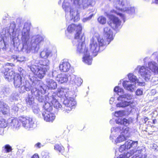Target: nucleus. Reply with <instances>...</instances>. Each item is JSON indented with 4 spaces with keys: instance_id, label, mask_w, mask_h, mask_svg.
Segmentation results:
<instances>
[{
    "instance_id": "obj_1",
    "label": "nucleus",
    "mask_w": 158,
    "mask_h": 158,
    "mask_svg": "<svg viewBox=\"0 0 158 158\" xmlns=\"http://www.w3.org/2000/svg\"><path fill=\"white\" fill-rule=\"evenodd\" d=\"M69 90L61 88L56 94L53 92L48 93L46 99L52 104L54 107L57 109H61L64 113H68L76 105L74 99L69 95Z\"/></svg>"
},
{
    "instance_id": "obj_2",
    "label": "nucleus",
    "mask_w": 158,
    "mask_h": 158,
    "mask_svg": "<svg viewBox=\"0 0 158 158\" xmlns=\"http://www.w3.org/2000/svg\"><path fill=\"white\" fill-rule=\"evenodd\" d=\"M93 0H64L62 7L66 13L67 22L77 21L80 19L78 8L85 9L92 5Z\"/></svg>"
},
{
    "instance_id": "obj_3",
    "label": "nucleus",
    "mask_w": 158,
    "mask_h": 158,
    "mask_svg": "<svg viewBox=\"0 0 158 158\" xmlns=\"http://www.w3.org/2000/svg\"><path fill=\"white\" fill-rule=\"evenodd\" d=\"M30 25L25 23L21 31V40L23 44L22 51L27 53L37 52L40 45L43 42L44 36L37 35L33 36L30 42Z\"/></svg>"
},
{
    "instance_id": "obj_4",
    "label": "nucleus",
    "mask_w": 158,
    "mask_h": 158,
    "mask_svg": "<svg viewBox=\"0 0 158 158\" xmlns=\"http://www.w3.org/2000/svg\"><path fill=\"white\" fill-rule=\"evenodd\" d=\"M103 34L104 36L106 38L105 40L101 37L98 33H95L91 39L90 46L93 53L102 51L103 48L109 44L113 40V32L110 27H106L104 28Z\"/></svg>"
},
{
    "instance_id": "obj_5",
    "label": "nucleus",
    "mask_w": 158,
    "mask_h": 158,
    "mask_svg": "<svg viewBox=\"0 0 158 158\" xmlns=\"http://www.w3.org/2000/svg\"><path fill=\"white\" fill-rule=\"evenodd\" d=\"M85 39L84 34H81L79 38L76 40H74L73 41V44H76L77 53L79 54H83V62L88 65H91L92 62L91 54L92 53L93 56H95L97 55V53L98 52L93 53L91 51L90 46V50H89L88 48L86 46L85 43Z\"/></svg>"
},
{
    "instance_id": "obj_6",
    "label": "nucleus",
    "mask_w": 158,
    "mask_h": 158,
    "mask_svg": "<svg viewBox=\"0 0 158 158\" xmlns=\"http://www.w3.org/2000/svg\"><path fill=\"white\" fill-rule=\"evenodd\" d=\"M114 7L117 10H113L111 11V12L119 15L124 23L125 22L127 16L121 12L129 15H133L135 12V8L131 6L129 0H118L114 5Z\"/></svg>"
},
{
    "instance_id": "obj_7",
    "label": "nucleus",
    "mask_w": 158,
    "mask_h": 158,
    "mask_svg": "<svg viewBox=\"0 0 158 158\" xmlns=\"http://www.w3.org/2000/svg\"><path fill=\"white\" fill-rule=\"evenodd\" d=\"M114 91L117 93L119 96L117 98V100L120 102L118 103L116 106L117 107L124 108L128 106L131 107L133 103V101L129 100L133 99V95L129 93H124L123 89L118 86H116Z\"/></svg>"
},
{
    "instance_id": "obj_8",
    "label": "nucleus",
    "mask_w": 158,
    "mask_h": 158,
    "mask_svg": "<svg viewBox=\"0 0 158 158\" xmlns=\"http://www.w3.org/2000/svg\"><path fill=\"white\" fill-rule=\"evenodd\" d=\"M49 61L48 60H44L40 62L38 65H28V67L31 71L38 78L42 79L49 69Z\"/></svg>"
},
{
    "instance_id": "obj_9",
    "label": "nucleus",
    "mask_w": 158,
    "mask_h": 158,
    "mask_svg": "<svg viewBox=\"0 0 158 158\" xmlns=\"http://www.w3.org/2000/svg\"><path fill=\"white\" fill-rule=\"evenodd\" d=\"M146 148L143 147H138L130 150L124 155L120 154L118 156H115L114 158H127L135 154V158H146L147 155Z\"/></svg>"
},
{
    "instance_id": "obj_10",
    "label": "nucleus",
    "mask_w": 158,
    "mask_h": 158,
    "mask_svg": "<svg viewBox=\"0 0 158 158\" xmlns=\"http://www.w3.org/2000/svg\"><path fill=\"white\" fill-rule=\"evenodd\" d=\"M16 25L14 23H11L9 27H6L2 30V32L0 33V41H1L2 38V35H5L6 34L12 35L13 38L16 36H21V31H19V29H17L16 31L14 32V29L15 28Z\"/></svg>"
},
{
    "instance_id": "obj_11",
    "label": "nucleus",
    "mask_w": 158,
    "mask_h": 158,
    "mask_svg": "<svg viewBox=\"0 0 158 158\" xmlns=\"http://www.w3.org/2000/svg\"><path fill=\"white\" fill-rule=\"evenodd\" d=\"M127 76L129 80L134 84H131L130 82L128 81H124L123 83V85L125 89L131 92H133L135 90V87L134 84L136 83L140 84V82L137 78L132 73H129Z\"/></svg>"
},
{
    "instance_id": "obj_12",
    "label": "nucleus",
    "mask_w": 158,
    "mask_h": 158,
    "mask_svg": "<svg viewBox=\"0 0 158 158\" xmlns=\"http://www.w3.org/2000/svg\"><path fill=\"white\" fill-rule=\"evenodd\" d=\"M135 72L138 74L146 81H150L152 77V73L148 67L145 66H138L135 69Z\"/></svg>"
},
{
    "instance_id": "obj_13",
    "label": "nucleus",
    "mask_w": 158,
    "mask_h": 158,
    "mask_svg": "<svg viewBox=\"0 0 158 158\" xmlns=\"http://www.w3.org/2000/svg\"><path fill=\"white\" fill-rule=\"evenodd\" d=\"M19 120L23 126L28 130H31L36 127L34 119L32 118L21 116L19 118Z\"/></svg>"
},
{
    "instance_id": "obj_14",
    "label": "nucleus",
    "mask_w": 158,
    "mask_h": 158,
    "mask_svg": "<svg viewBox=\"0 0 158 158\" xmlns=\"http://www.w3.org/2000/svg\"><path fill=\"white\" fill-rule=\"evenodd\" d=\"M14 66L12 64L7 63L5 66L3 71V76L5 79L8 81H10L13 79L15 74L12 68Z\"/></svg>"
},
{
    "instance_id": "obj_15",
    "label": "nucleus",
    "mask_w": 158,
    "mask_h": 158,
    "mask_svg": "<svg viewBox=\"0 0 158 158\" xmlns=\"http://www.w3.org/2000/svg\"><path fill=\"white\" fill-rule=\"evenodd\" d=\"M81 26L80 24L76 25L74 24H72L69 25L67 28V31L69 33L76 31L74 37V39L75 40L79 38L81 34H84L81 33Z\"/></svg>"
},
{
    "instance_id": "obj_16",
    "label": "nucleus",
    "mask_w": 158,
    "mask_h": 158,
    "mask_svg": "<svg viewBox=\"0 0 158 158\" xmlns=\"http://www.w3.org/2000/svg\"><path fill=\"white\" fill-rule=\"evenodd\" d=\"M138 143L137 141H133L132 140H129L126 141L124 144L120 146L119 148V151L122 152L125 151L126 149H128L131 148H134L137 147Z\"/></svg>"
},
{
    "instance_id": "obj_17",
    "label": "nucleus",
    "mask_w": 158,
    "mask_h": 158,
    "mask_svg": "<svg viewBox=\"0 0 158 158\" xmlns=\"http://www.w3.org/2000/svg\"><path fill=\"white\" fill-rule=\"evenodd\" d=\"M109 18L110 19V26L114 29L120 28L121 27V21L118 18L112 14L108 15Z\"/></svg>"
},
{
    "instance_id": "obj_18",
    "label": "nucleus",
    "mask_w": 158,
    "mask_h": 158,
    "mask_svg": "<svg viewBox=\"0 0 158 158\" xmlns=\"http://www.w3.org/2000/svg\"><path fill=\"white\" fill-rule=\"evenodd\" d=\"M24 78L23 76H21L19 74H15L13 78L14 86L15 88L19 87L22 82L23 83V80Z\"/></svg>"
},
{
    "instance_id": "obj_19",
    "label": "nucleus",
    "mask_w": 158,
    "mask_h": 158,
    "mask_svg": "<svg viewBox=\"0 0 158 158\" xmlns=\"http://www.w3.org/2000/svg\"><path fill=\"white\" fill-rule=\"evenodd\" d=\"M70 82L73 85L79 86L82 83L83 80L81 78L77 77L73 75H70Z\"/></svg>"
},
{
    "instance_id": "obj_20",
    "label": "nucleus",
    "mask_w": 158,
    "mask_h": 158,
    "mask_svg": "<svg viewBox=\"0 0 158 158\" xmlns=\"http://www.w3.org/2000/svg\"><path fill=\"white\" fill-rule=\"evenodd\" d=\"M71 65L69 63L64 60H62L60 63L59 68L60 70L63 72H67L70 69Z\"/></svg>"
},
{
    "instance_id": "obj_21",
    "label": "nucleus",
    "mask_w": 158,
    "mask_h": 158,
    "mask_svg": "<svg viewBox=\"0 0 158 158\" xmlns=\"http://www.w3.org/2000/svg\"><path fill=\"white\" fill-rule=\"evenodd\" d=\"M44 120L46 122H52L55 119L54 114L50 113V112H44L42 114Z\"/></svg>"
},
{
    "instance_id": "obj_22",
    "label": "nucleus",
    "mask_w": 158,
    "mask_h": 158,
    "mask_svg": "<svg viewBox=\"0 0 158 158\" xmlns=\"http://www.w3.org/2000/svg\"><path fill=\"white\" fill-rule=\"evenodd\" d=\"M148 68L150 70H151L155 74H158V64L154 61L148 62Z\"/></svg>"
},
{
    "instance_id": "obj_23",
    "label": "nucleus",
    "mask_w": 158,
    "mask_h": 158,
    "mask_svg": "<svg viewBox=\"0 0 158 158\" xmlns=\"http://www.w3.org/2000/svg\"><path fill=\"white\" fill-rule=\"evenodd\" d=\"M70 79V75L64 73H61L57 75L56 77V80L60 83L65 82Z\"/></svg>"
},
{
    "instance_id": "obj_24",
    "label": "nucleus",
    "mask_w": 158,
    "mask_h": 158,
    "mask_svg": "<svg viewBox=\"0 0 158 158\" xmlns=\"http://www.w3.org/2000/svg\"><path fill=\"white\" fill-rule=\"evenodd\" d=\"M121 128H123V126H119L117 127H113L111 129V134L110 136V138L113 142L114 139L113 136H114L117 135L120 132L121 133Z\"/></svg>"
},
{
    "instance_id": "obj_25",
    "label": "nucleus",
    "mask_w": 158,
    "mask_h": 158,
    "mask_svg": "<svg viewBox=\"0 0 158 158\" xmlns=\"http://www.w3.org/2000/svg\"><path fill=\"white\" fill-rule=\"evenodd\" d=\"M46 85L48 89L54 90L57 87V84L56 81L51 79H46Z\"/></svg>"
},
{
    "instance_id": "obj_26",
    "label": "nucleus",
    "mask_w": 158,
    "mask_h": 158,
    "mask_svg": "<svg viewBox=\"0 0 158 158\" xmlns=\"http://www.w3.org/2000/svg\"><path fill=\"white\" fill-rule=\"evenodd\" d=\"M31 88H32V86L31 85V84L28 81H26L23 85L21 86L20 88V92L24 93L26 91H29Z\"/></svg>"
},
{
    "instance_id": "obj_27",
    "label": "nucleus",
    "mask_w": 158,
    "mask_h": 158,
    "mask_svg": "<svg viewBox=\"0 0 158 158\" xmlns=\"http://www.w3.org/2000/svg\"><path fill=\"white\" fill-rule=\"evenodd\" d=\"M121 134L127 138L130 136V129L127 127H124L123 126V128H121Z\"/></svg>"
},
{
    "instance_id": "obj_28",
    "label": "nucleus",
    "mask_w": 158,
    "mask_h": 158,
    "mask_svg": "<svg viewBox=\"0 0 158 158\" xmlns=\"http://www.w3.org/2000/svg\"><path fill=\"white\" fill-rule=\"evenodd\" d=\"M45 104L43 105V108L46 111L45 112H50L52 110V104L48 100H47L45 97Z\"/></svg>"
},
{
    "instance_id": "obj_29",
    "label": "nucleus",
    "mask_w": 158,
    "mask_h": 158,
    "mask_svg": "<svg viewBox=\"0 0 158 158\" xmlns=\"http://www.w3.org/2000/svg\"><path fill=\"white\" fill-rule=\"evenodd\" d=\"M21 123L19 119L17 120L15 118L11 120V122L9 123V124L12 127L16 128L20 127Z\"/></svg>"
},
{
    "instance_id": "obj_30",
    "label": "nucleus",
    "mask_w": 158,
    "mask_h": 158,
    "mask_svg": "<svg viewBox=\"0 0 158 158\" xmlns=\"http://www.w3.org/2000/svg\"><path fill=\"white\" fill-rule=\"evenodd\" d=\"M52 55L51 51L48 49L44 50L40 53V54L41 57L45 59L51 56Z\"/></svg>"
},
{
    "instance_id": "obj_31",
    "label": "nucleus",
    "mask_w": 158,
    "mask_h": 158,
    "mask_svg": "<svg viewBox=\"0 0 158 158\" xmlns=\"http://www.w3.org/2000/svg\"><path fill=\"white\" fill-rule=\"evenodd\" d=\"M116 122L117 124H123L127 127L130 123V121L125 118H118L116 120Z\"/></svg>"
},
{
    "instance_id": "obj_32",
    "label": "nucleus",
    "mask_w": 158,
    "mask_h": 158,
    "mask_svg": "<svg viewBox=\"0 0 158 158\" xmlns=\"http://www.w3.org/2000/svg\"><path fill=\"white\" fill-rule=\"evenodd\" d=\"M33 88L32 89L31 88V93L32 96H31L32 97H33L34 98L35 97L36 98H37V97H38L39 95L40 94H41V93L40 91L37 89V88L35 87H33Z\"/></svg>"
},
{
    "instance_id": "obj_33",
    "label": "nucleus",
    "mask_w": 158,
    "mask_h": 158,
    "mask_svg": "<svg viewBox=\"0 0 158 158\" xmlns=\"http://www.w3.org/2000/svg\"><path fill=\"white\" fill-rule=\"evenodd\" d=\"M26 102L27 105L30 106L31 107L36 104L34 102V98L32 97L31 95H29V97L26 99Z\"/></svg>"
},
{
    "instance_id": "obj_34",
    "label": "nucleus",
    "mask_w": 158,
    "mask_h": 158,
    "mask_svg": "<svg viewBox=\"0 0 158 158\" xmlns=\"http://www.w3.org/2000/svg\"><path fill=\"white\" fill-rule=\"evenodd\" d=\"M29 78L31 81L30 83L31 85L32 86V87H35L36 82L37 81L36 78L34 76H31L29 75Z\"/></svg>"
},
{
    "instance_id": "obj_35",
    "label": "nucleus",
    "mask_w": 158,
    "mask_h": 158,
    "mask_svg": "<svg viewBox=\"0 0 158 158\" xmlns=\"http://www.w3.org/2000/svg\"><path fill=\"white\" fill-rule=\"evenodd\" d=\"M123 136L121 134L115 140V142L116 143H119L123 141L126 139V138Z\"/></svg>"
},
{
    "instance_id": "obj_36",
    "label": "nucleus",
    "mask_w": 158,
    "mask_h": 158,
    "mask_svg": "<svg viewBox=\"0 0 158 158\" xmlns=\"http://www.w3.org/2000/svg\"><path fill=\"white\" fill-rule=\"evenodd\" d=\"M1 111L3 114H8L9 111V107L7 104L6 105H5V106L1 110Z\"/></svg>"
},
{
    "instance_id": "obj_37",
    "label": "nucleus",
    "mask_w": 158,
    "mask_h": 158,
    "mask_svg": "<svg viewBox=\"0 0 158 158\" xmlns=\"http://www.w3.org/2000/svg\"><path fill=\"white\" fill-rule=\"evenodd\" d=\"M54 149L60 152H63L64 150V148L62 146L57 144H56L54 146Z\"/></svg>"
},
{
    "instance_id": "obj_38",
    "label": "nucleus",
    "mask_w": 158,
    "mask_h": 158,
    "mask_svg": "<svg viewBox=\"0 0 158 158\" xmlns=\"http://www.w3.org/2000/svg\"><path fill=\"white\" fill-rule=\"evenodd\" d=\"M6 126V122L2 117H0V127L5 128Z\"/></svg>"
},
{
    "instance_id": "obj_39",
    "label": "nucleus",
    "mask_w": 158,
    "mask_h": 158,
    "mask_svg": "<svg viewBox=\"0 0 158 158\" xmlns=\"http://www.w3.org/2000/svg\"><path fill=\"white\" fill-rule=\"evenodd\" d=\"M98 20L99 23L102 24H105L106 22V18L102 16L99 17L98 19Z\"/></svg>"
},
{
    "instance_id": "obj_40",
    "label": "nucleus",
    "mask_w": 158,
    "mask_h": 158,
    "mask_svg": "<svg viewBox=\"0 0 158 158\" xmlns=\"http://www.w3.org/2000/svg\"><path fill=\"white\" fill-rule=\"evenodd\" d=\"M2 148H4L3 151L6 153L10 152L12 150L11 147L8 144L5 145Z\"/></svg>"
},
{
    "instance_id": "obj_41",
    "label": "nucleus",
    "mask_w": 158,
    "mask_h": 158,
    "mask_svg": "<svg viewBox=\"0 0 158 158\" xmlns=\"http://www.w3.org/2000/svg\"><path fill=\"white\" fill-rule=\"evenodd\" d=\"M20 104H14L11 106V110L13 111L17 112L19 110V106Z\"/></svg>"
},
{
    "instance_id": "obj_42",
    "label": "nucleus",
    "mask_w": 158,
    "mask_h": 158,
    "mask_svg": "<svg viewBox=\"0 0 158 158\" xmlns=\"http://www.w3.org/2000/svg\"><path fill=\"white\" fill-rule=\"evenodd\" d=\"M31 107L32 108L33 112L35 114H37L39 112V109L36 103L34 104L33 106Z\"/></svg>"
},
{
    "instance_id": "obj_43",
    "label": "nucleus",
    "mask_w": 158,
    "mask_h": 158,
    "mask_svg": "<svg viewBox=\"0 0 158 158\" xmlns=\"http://www.w3.org/2000/svg\"><path fill=\"white\" fill-rule=\"evenodd\" d=\"M18 96L15 95V94H12L9 98V101L11 102L17 100Z\"/></svg>"
},
{
    "instance_id": "obj_44",
    "label": "nucleus",
    "mask_w": 158,
    "mask_h": 158,
    "mask_svg": "<svg viewBox=\"0 0 158 158\" xmlns=\"http://www.w3.org/2000/svg\"><path fill=\"white\" fill-rule=\"evenodd\" d=\"M124 114V112L123 111H116L114 115L116 117H119L122 116Z\"/></svg>"
},
{
    "instance_id": "obj_45",
    "label": "nucleus",
    "mask_w": 158,
    "mask_h": 158,
    "mask_svg": "<svg viewBox=\"0 0 158 158\" xmlns=\"http://www.w3.org/2000/svg\"><path fill=\"white\" fill-rule=\"evenodd\" d=\"M18 70L20 72V75H21L22 76H23L26 74V72L23 69L20 67H18Z\"/></svg>"
},
{
    "instance_id": "obj_46",
    "label": "nucleus",
    "mask_w": 158,
    "mask_h": 158,
    "mask_svg": "<svg viewBox=\"0 0 158 158\" xmlns=\"http://www.w3.org/2000/svg\"><path fill=\"white\" fill-rule=\"evenodd\" d=\"M42 158H50L49 153L45 152H42L41 153Z\"/></svg>"
},
{
    "instance_id": "obj_47",
    "label": "nucleus",
    "mask_w": 158,
    "mask_h": 158,
    "mask_svg": "<svg viewBox=\"0 0 158 158\" xmlns=\"http://www.w3.org/2000/svg\"><path fill=\"white\" fill-rule=\"evenodd\" d=\"M44 97L42 93L40 94L36 99L40 102H42L44 101Z\"/></svg>"
},
{
    "instance_id": "obj_48",
    "label": "nucleus",
    "mask_w": 158,
    "mask_h": 158,
    "mask_svg": "<svg viewBox=\"0 0 158 158\" xmlns=\"http://www.w3.org/2000/svg\"><path fill=\"white\" fill-rule=\"evenodd\" d=\"M93 14H91L89 17L84 18L82 19V21L84 22H85L87 21L90 20L92 18V17L94 16Z\"/></svg>"
},
{
    "instance_id": "obj_49",
    "label": "nucleus",
    "mask_w": 158,
    "mask_h": 158,
    "mask_svg": "<svg viewBox=\"0 0 158 158\" xmlns=\"http://www.w3.org/2000/svg\"><path fill=\"white\" fill-rule=\"evenodd\" d=\"M16 59L17 61L21 62L26 61L27 60V58L23 56L18 57Z\"/></svg>"
},
{
    "instance_id": "obj_50",
    "label": "nucleus",
    "mask_w": 158,
    "mask_h": 158,
    "mask_svg": "<svg viewBox=\"0 0 158 158\" xmlns=\"http://www.w3.org/2000/svg\"><path fill=\"white\" fill-rule=\"evenodd\" d=\"M150 147L154 150H158V146L155 143H153L150 145Z\"/></svg>"
},
{
    "instance_id": "obj_51",
    "label": "nucleus",
    "mask_w": 158,
    "mask_h": 158,
    "mask_svg": "<svg viewBox=\"0 0 158 158\" xmlns=\"http://www.w3.org/2000/svg\"><path fill=\"white\" fill-rule=\"evenodd\" d=\"M135 93L137 95H141L142 94L143 91L142 89H138L136 91Z\"/></svg>"
},
{
    "instance_id": "obj_52",
    "label": "nucleus",
    "mask_w": 158,
    "mask_h": 158,
    "mask_svg": "<svg viewBox=\"0 0 158 158\" xmlns=\"http://www.w3.org/2000/svg\"><path fill=\"white\" fill-rule=\"evenodd\" d=\"M152 56L155 57L156 56L155 60H156L158 62V52H154L152 55Z\"/></svg>"
},
{
    "instance_id": "obj_53",
    "label": "nucleus",
    "mask_w": 158,
    "mask_h": 158,
    "mask_svg": "<svg viewBox=\"0 0 158 158\" xmlns=\"http://www.w3.org/2000/svg\"><path fill=\"white\" fill-rule=\"evenodd\" d=\"M6 104L3 101H0V109L1 110L6 105Z\"/></svg>"
},
{
    "instance_id": "obj_54",
    "label": "nucleus",
    "mask_w": 158,
    "mask_h": 158,
    "mask_svg": "<svg viewBox=\"0 0 158 158\" xmlns=\"http://www.w3.org/2000/svg\"><path fill=\"white\" fill-rule=\"evenodd\" d=\"M43 146L40 143H38L35 145V147L37 148H40L41 147Z\"/></svg>"
},
{
    "instance_id": "obj_55",
    "label": "nucleus",
    "mask_w": 158,
    "mask_h": 158,
    "mask_svg": "<svg viewBox=\"0 0 158 158\" xmlns=\"http://www.w3.org/2000/svg\"><path fill=\"white\" fill-rule=\"evenodd\" d=\"M52 75L53 77H55L57 75V73L56 71H54L52 72Z\"/></svg>"
},
{
    "instance_id": "obj_56",
    "label": "nucleus",
    "mask_w": 158,
    "mask_h": 158,
    "mask_svg": "<svg viewBox=\"0 0 158 158\" xmlns=\"http://www.w3.org/2000/svg\"><path fill=\"white\" fill-rule=\"evenodd\" d=\"M9 91V89L7 88H4L2 90V92L4 93H7Z\"/></svg>"
},
{
    "instance_id": "obj_57",
    "label": "nucleus",
    "mask_w": 158,
    "mask_h": 158,
    "mask_svg": "<svg viewBox=\"0 0 158 158\" xmlns=\"http://www.w3.org/2000/svg\"><path fill=\"white\" fill-rule=\"evenodd\" d=\"M156 93L155 89H152L151 91V93L152 95H154Z\"/></svg>"
},
{
    "instance_id": "obj_58",
    "label": "nucleus",
    "mask_w": 158,
    "mask_h": 158,
    "mask_svg": "<svg viewBox=\"0 0 158 158\" xmlns=\"http://www.w3.org/2000/svg\"><path fill=\"white\" fill-rule=\"evenodd\" d=\"M114 98L112 97L110 98V104H112L113 102L114 101Z\"/></svg>"
},
{
    "instance_id": "obj_59",
    "label": "nucleus",
    "mask_w": 158,
    "mask_h": 158,
    "mask_svg": "<svg viewBox=\"0 0 158 158\" xmlns=\"http://www.w3.org/2000/svg\"><path fill=\"white\" fill-rule=\"evenodd\" d=\"M31 158H39V157L38 155L35 154Z\"/></svg>"
},
{
    "instance_id": "obj_60",
    "label": "nucleus",
    "mask_w": 158,
    "mask_h": 158,
    "mask_svg": "<svg viewBox=\"0 0 158 158\" xmlns=\"http://www.w3.org/2000/svg\"><path fill=\"white\" fill-rule=\"evenodd\" d=\"M152 3H155L156 4H158V0H155L154 1H153Z\"/></svg>"
},
{
    "instance_id": "obj_61",
    "label": "nucleus",
    "mask_w": 158,
    "mask_h": 158,
    "mask_svg": "<svg viewBox=\"0 0 158 158\" xmlns=\"http://www.w3.org/2000/svg\"><path fill=\"white\" fill-rule=\"evenodd\" d=\"M148 120V118H145V119H144L145 121H147V120Z\"/></svg>"
},
{
    "instance_id": "obj_62",
    "label": "nucleus",
    "mask_w": 158,
    "mask_h": 158,
    "mask_svg": "<svg viewBox=\"0 0 158 158\" xmlns=\"http://www.w3.org/2000/svg\"><path fill=\"white\" fill-rule=\"evenodd\" d=\"M61 0H60V1H59V2H58V3H59V4H60L61 3Z\"/></svg>"
},
{
    "instance_id": "obj_63",
    "label": "nucleus",
    "mask_w": 158,
    "mask_h": 158,
    "mask_svg": "<svg viewBox=\"0 0 158 158\" xmlns=\"http://www.w3.org/2000/svg\"><path fill=\"white\" fill-rule=\"evenodd\" d=\"M19 20V19H17V21H18V20Z\"/></svg>"
},
{
    "instance_id": "obj_64",
    "label": "nucleus",
    "mask_w": 158,
    "mask_h": 158,
    "mask_svg": "<svg viewBox=\"0 0 158 158\" xmlns=\"http://www.w3.org/2000/svg\"><path fill=\"white\" fill-rule=\"evenodd\" d=\"M134 156L132 158H134Z\"/></svg>"
}]
</instances>
